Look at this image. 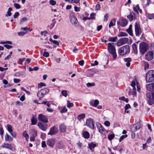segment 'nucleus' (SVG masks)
I'll list each match as a JSON object with an SVG mask.
<instances>
[{"instance_id":"obj_64","label":"nucleus","mask_w":154,"mask_h":154,"mask_svg":"<svg viewBox=\"0 0 154 154\" xmlns=\"http://www.w3.org/2000/svg\"><path fill=\"white\" fill-rule=\"evenodd\" d=\"M42 146L43 148H44L45 146H46V145L45 143V141H43L42 142Z\"/></svg>"},{"instance_id":"obj_20","label":"nucleus","mask_w":154,"mask_h":154,"mask_svg":"<svg viewBox=\"0 0 154 154\" xmlns=\"http://www.w3.org/2000/svg\"><path fill=\"white\" fill-rule=\"evenodd\" d=\"M31 124L32 125H35L36 124L37 120L36 116V115H33V116L31 119Z\"/></svg>"},{"instance_id":"obj_9","label":"nucleus","mask_w":154,"mask_h":154,"mask_svg":"<svg viewBox=\"0 0 154 154\" xmlns=\"http://www.w3.org/2000/svg\"><path fill=\"white\" fill-rule=\"evenodd\" d=\"M128 21L125 19H121L117 21V23L118 25H120L121 26L124 27L126 26L128 24Z\"/></svg>"},{"instance_id":"obj_41","label":"nucleus","mask_w":154,"mask_h":154,"mask_svg":"<svg viewBox=\"0 0 154 154\" xmlns=\"http://www.w3.org/2000/svg\"><path fill=\"white\" fill-rule=\"evenodd\" d=\"M128 135L127 134H125L122 135L121 136L119 139V141L121 142L122 140H123L125 138H126L127 137Z\"/></svg>"},{"instance_id":"obj_43","label":"nucleus","mask_w":154,"mask_h":154,"mask_svg":"<svg viewBox=\"0 0 154 154\" xmlns=\"http://www.w3.org/2000/svg\"><path fill=\"white\" fill-rule=\"evenodd\" d=\"M133 10H141L140 8L139 5L138 4L136 5H134L133 6Z\"/></svg>"},{"instance_id":"obj_12","label":"nucleus","mask_w":154,"mask_h":154,"mask_svg":"<svg viewBox=\"0 0 154 154\" xmlns=\"http://www.w3.org/2000/svg\"><path fill=\"white\" fill-rule=\"evenodd\" d=\"M55 143V140L53 138L49 139L47 141V144L52 148L53 147Z\"/></svg>"},{"instance_id":"obj_63","label":"nucleus","mask_w":154,"mask_h":154,"mask_svg":"<svg viewBox=\"0 0 154 154\" xmlns=\"http://www.w3.org/2000/svg\"><path fill=\"white\" fill-rule=\"evenodd\" d=\"M84 61L83 60L79 61L78 62L79 64L81 66H82L84 65Z\"/></svg>"},{"instance_id":"obj_36","label":"nucleus","mask_w":154,"mask_h":154,"mask_svg":"<svg viewBox=\"0 0 154 154\" xmlns=\"http://www.w3.org/2000/svg\"><path fill=\"white\" fill-rule=\"evenodd\" d=\"M96 16V14L94 13H92L90 14V17H89L90 19H95V16Z\"/></svg>"},{"instance_id":"obj_17","label":"nucleus","mask_w":154,"mask_h":154,"mask_svg":"<svg viewBox=\"0 0 154 154\" xmlns=\"http://www.w3.org/2000/svg\"><path fill=\"white\" fill-rule=\"evenodd\" d=\"M146 87L148 90L151 92L153 91L154 89V83L147 85Z\"/></svg>"},{"instance_id":"obj_34","label":"nucleus","mask_w":154,"mask_h":154,"mask_svg":"<svg viewBox=\"0 0 154 154\" xmlns=\"http://www.w3.org/2000/svg\"><path fill=\"white\" fill-rule=\"evenodd\" d=\"M23 136L26 137V140H27L29 138V136L26 131H24L23 133Z\"/></svg>"},{"instance_id":"obj_15","label":"nucleus","mask_w":154,"mask_h":154,"mask_svg":"<svg viewBox=\"0 0 154 154\" xmlns=\"http://www.w3.org/2000/svg\"><path fill=\"white\" fill-rule=\"evenodd\" d=\"M146 58L148 61H150L153 58V53L152 51H149L146 54Z\"/></svg>"},{"instance_id":"obj_49","label":"nucleus","mask_w":154,"mask_h":154,"mask_svg":"<svg viewBox=\"0 0 154 154\" xmlns=\"http://www.w3.org/2000/svg\"><path fill=\"white\" fill-rule=\"evenodd\" d=\"M4 132V131L2 127L0 128V135L2 137Z\"/></svg>"},{"instance_id":"obj_26","label":"nucleus","mask_w":154,"mask_h":154,"mask_svg":"<svg viewBox=\"0 0 154 154\" xmlns=\"http://www.w3.org/2000/svg\"><path fill=\"white\" fill-rule=\"evenodd\" d=\"M30 135L31 136L35 137L37 135V131L35 129H32L30 131Z\"/></svg>"},{"instance_id":"obj_6","label":"nucleus","mask_w":154,"mask_h":154,"mask_svg":"<svg viewBox=\"0 0 154 154\" xmlns=\"http://www.w3.org/2000/svg\"><path fill=\"white\" fill-rule=\"evenodd\" d=\"M95 122L93 119L89 118L86 120V125L90 128L93 129L94 127Z\"/></svg>"},{"instance_id":"obj_21","label":"nucleus","mask_w":154,"mask_h":154,"mask_svg":"<svg viewBox=\"0 0 154 154\" xmlns=\"http://www.w3.org/2000/svg\"><path fill=\"white\" fill-rule=\"evenodd\" d=\"M116 22V19L114 18L112 19L109 24V27L111 28L112 26H114Z\"/></svg>"},{"instance_id":"obj_25","label":"nucleus","mask_w":154,"mask_h":154,"mask_svg":"<svg viewBox=\"0 0 154 154\" xmlns=\"http://www.w3.org/2000/svg\"><path fill=\"white\" fill-rule=\"evenodd\" d=\"M85 117V113H81L79 115L77 118L79 121H81V119H83Z\"/></svg>"},{"instance_id":"obj_37","label":"nucleus","mask_w":154,"mask_h":154,"mask_svg":"<svg viewBox=\"0 0 154 154\" xmlns=\"http://www.w3.org/2000/svg\"><path fill=\"white\" fill-rule=\"evenodd\" d=\"M119 99L123 101H125L126 103L128 102V100L127 98H125V97L122 96L121 97H120Z\"/></svg>"},{"instance_id":"obj_55","label":"nucleus","mask_w":154,"mask_h":154,"mask_svg":"<svg viewBox=\"0 0 154 154\" xmlns=\"http://www.w3.org/2000/svg\"><path fill=\"white\" fill-rule=\"evenodd\" d=\"M27 20V19L26 17H23L20 20V23H22L26 21Z\"/></svg>"},{"instance_id":"obj_1","label":"nucleus","mask_w":154,"mask_h":154,"mask_svg":"<svg viewBox=\"0 0 154 154\" xmlns=\"http://www.w3.org/2000/svg\"><path fill=\"white\" fill-rule=\"evenodd\" d=\"M114 44L113 43H109L107 45V49L109 53L112 55L113 58L115 59L117 57V54Z\"/></svg>"},{"instance_id":"obj_39","label":"nucleus","mask_w":154,"mask_h":154,"mask_svg":"<svg viewBox=\"0 0 154 154\" xmlns=\"http://www.w3.org/2000/svg\"><path fill=\"white\" fill-rule=\"evenodd\" d=\"M126 31L131 36L133 35V34L132 29L128 28L127 29Z\"/></svg>"},{"instance_id":"obj_18","label":"nucleus","mask_w":154,"mask_h":154,"mask_svg":"<svg viewBox=\"0 0 154 154\" xmlns=\"http://www.w3.org/2000/svg\"><path fill=\"white\" fill-rule=\"evenodd\" d=\"M66 127L63 124H61L59 126V130L61 133H64L66 132Z\"/></svg>"},{"instance_id":"obj_45","label":"nucleus","mask_w":154,"mask_h":154,"mask_svg":"<svg viewBox=\"0 0 154 154\" xmlns=\"http://www.w3.org/2000/svg\"><path fill=\"white\" fill-rule=\"evenodd\" d=\"M14 5L16 9H19L20 8V5L18 3H15Z\"/></svg>"},{"instance_id":"obj_51","label":"nucleus","mask_w":154,"mask_h":154,"mask_svg":"<svg viewBox=\"0 0 154 154\" xmlns=\"http://www.w3.org/2000/svg\"><path fill=\"white\" fill-rule=\"evenodd\" d=\"M109 14H106L104 16V21H106L108 20V18L109 17Z\"/></svg>"},{"instance_id":"obj_56","label":"nucleus","mask_w":154,"mask_h":154,"mask_svg":"<svg viewBox=\"0 0 154 154\" xmlns=\"http://www.w3.org/2000/svg\"><path fill=\"white\" fill-rule=\"evenodd\" d=\"M52 23L51 24V26L52 27H53L54 26V25H55V23L56 22V21H55V19H54L52 20Z\"/></svg>"},{"instance_id":"obj_48","label":"nucleus","mask_w":154,"mask_h":154,"mask_svg":"<svg viewBox=\"0 0 154 154\" xmlns=\"http://www.w3.org/2000/svg\"><path fill=\"white\" fill-rule=\"evenodd\" d=\"M56 2L54 0H50L49 1L50 4L52 5H55L56 4Z\"/></svg>"},{"instance_id":"obj_40","label":"nucleus","mask_w":154,"mask_h":154,"mask_svg":"<svg viewBox=\"0 0 154 154\" xmlns=\"http://www.w3.org/2000/svg\"><path fill=\"white\" fill-rule=\"evenodd\" d=\"M99 101L97 100H95L94 101L93 106L96 107L98 105Z\"/></svg>"},{"instance_id":"obj_10","label":"nucleus","mask_w":154,"mask_h":154,"mask_svg":"<svg viewBox=\"0 0 154 154\" xmlns=\"http://www.w3.org/2000/svg\"><path fill=\"white\" fill-rule=\"evenodd\" d=\"M96 124L99 132L102 134H105L106 132V130L101 125L99 122H96Z\"/></svg>"},{"instance_id":"obj_27","label":"nucleus","mask_w":154,"mask_h":154,"mask_svg":"<svg viewBox=\"0 0 154 154\" xmlns=\"http://www.w3.org/2000/svg\"><path fill=\"white\" fill-rule=\"evenodd\" d=\"M83 137L86 138L88 139L89 137L90 134L87 131H85L83 134Z\"/></svg>"},{"instance_id":"obj_59","label":"nucleus","mask_w":154,"mask_h":154,"mask_svg":"<svg viewBox=\"0 0 154 154\" xmlns=\"http://www.w3.org/2000/svg\"><path fill=\"white\" fill-rule=\"evenodd\" d=\"M140 128V127L138 124L135 125V130H134V131H136L138 130H139Z\"/></svg>"},{"instance_id":"obj_16","label":"nucleus","mask_w":154,"mask_h":154,"mask_svg":"<svg viewBox=\"0 0 154 154\" xmlns=\"http://www.w3.org/2000/svg\"><path fill=\"white\" fill-rule=\"evenodd\" d=\"M37 125L40 129L43 131H46L47 129V125L46 124H43L42 123L40 122L38 123Z\"/></svg>"},{"instance_id":"obj_24","label":"nucleus","mask_w":154,"mask_h":154,"mask_svg":"<svg viewBox=\"0 0 154 154\" xmlns=\"http://www.w3.org/2000/svg\"><path fill=\"white\" fill-rule=\"evenodd\" d=\"M132 46L134 53L136 54H137V50L136 44L134 43L132 45Z\"/></svg>"},{"instance_id":"obj_4","label":"nucleus","mask_w":154,"mask_h":154,"mask_svg":"<svg viewBox=\"0 0 154 154\" xmlns=\"http://www.w3.org/2000/svg\"><path fill=\"white\" fill-rule=\"evenodd\" d=\"M146 97L148 98V103L149 105L154 104V93H146Z\"/></svg>"},{"instance_id":"obj_31","label":"nucleus","mask_w":154,"mask_h":154,"mask_svg":"<svg viewBox=\"0 0 154 154\" xmlns=\"http://www.w3.org/2000/svg\"><path fill=\"white\" fill-rule=\"evenodd\" d=\"M117 37L116 36L115 37H111L109 38V42H115L116 41Z\"/></svg>"},{"instance_id":"obj_32","label":"nucleus","mask_w":154,"mask_h":154,"mask_svg":"<svg viewBox=\"0 0 154 154\" xmlns=\"http://www.w3.org/2000/svg\"><path fill=\"white\" fill-rule=\"evenodd\" d=\"M128 36V34L125 32H121L118 36V37L126 36Z\"/></svg>"},{"instance_id":"obj_7","label":"nucleus","mask_w":154,"mask_h":154,"mask_svg":"<svg viewBox=\"0 0 154 154\" xmlns=\"http://www.w3.org/2000/svg\"><path fill=\"white\" fill-rule=\"evenodd\" d=\"M49 91V89L45 88L41 89L38 92L37 96L44 97L45 95L48 93Z\"/></svg>"},{"instance_id":"obj_44","label":"nucleus","mask_w":154,"mask_h":154,"mask_svg":"<svg viewBox=\"0 0 154 154\" xmlns=\"http://www.w3.org/2000/svg\"><path fill=\"white\" fill-rule=\"evenodd\" d=\"M114 137V134H111L108 136V138L109 140H111Z\"/></svg>"},{"instance_id":"obj_11","label":"nucleus","mask_w":154,"mask_h":154,"mask_svg":"<svg viewBox=\"0 0 154 154\" xmlns=\"http://www.w3.org/2000/svg\"><path fill=\"white\" fill-rule=\"evenodd\" d=\"M38 119L43 122L47 123L48 122L47 117L42 114H39L38 117Z\"/></svg>"},{"instance_id":"obj_38","label":"nucleus","mask_w":154,"mask_h":154,"mask_svg":"<svg viewBox=\"0 0 154 154\" xmlns=\"http://www.w3.org/2000/svg\"><path fill=\"white\" fill-rule=\"evenodd\" d=\"M73 104L72 103H71L68 100L67 101V107L69 108L73 106Z\"/></svg>"},{"instance_id":"obj_35","label":"nucleus","mask_w":154,"mask_h":154,"mask_svg":"<svg viewBox=\"0 0 154 154\" xmlns=\"http://www.w3.org/2000/svg\"><path fill=\"white\" fill-rule=\"evenodd\" d=\"M46 86V84L40 82L38 84V88H40L43 86Z\"/></svg>"},{"instance_id":"obj_2","label":"nucleus","mask_w":154,"mask_h":154,"mask_svg":"<svg viewBox=\"0 0 154 154\" xmlns=\"http://www.w3.org/2000/svg\"><path fill=\"white\" fill-rule=\"evenodd\" d=\"M130 51V47L128 45H125L121 47L119 49V54L120 55H124L128 54Z\"/></svg>"},{"instance_id":"obj_28","label":"nucleus","mask_w":154,"mask_h":154,"mask_svg":"<svg viewBox=\"0 0 154 154\" xmlns=\"http://www.w3.org/2000/svg\"><path fill=\"white\" fill-rule=\"evenodd\" d=\"M2 147L4 148H6L8 149H11V146L10 144L8 143H4L2 145Z\"/></svg>"},{"instance_id":"obj_23","label":"nucleus","mask_w":154,"mask_h":154,"mask_svg":"<svg viewBox=\"0 0 154 154\" xmlns=\"http://www.w3.org/2000/svg\"><path fill=\"white\" fill-rule=\"evenodd\" d=\"M56 146L60 149H63L64 147L61 141H60L57 143L56 144Z\"/></svg>"},{"instance_id":"obj_47","label":"nucleus","mask_w":154,"mask_h":154,"mask_svg":"<svg viewBox=\"0 0 154 154\" xmlns=\"http://www.w3.org/2000/svg\"><path fill=\"white\" fill-rule=\"evenodd\" d=\"M61 94L65 97H66L67 95V91L66 90H63L61 91Z\"/></svg>"},{"instance_id":"obj_53","label":"nucleus","mask_w":154,"mask_h":154,"mask_svg":"<svg viewBox=\"0 0 154 154\" xmlns=\"http://www.w3.org/2000/svg\"><path fill=\"white\" fill-rule=\"evenodd\" d=\"M49 53L47 52H45L44 53H43V56L46 57H48L49 56Z\"/></svg>"},{"instance_id":"obj_46","label":"nucleus","mask_w":154,"mask_h":154,"mask_svg":"<svg viewBox=\"0 0 154 154\" xmlns=\"http://www.w3.org/2000/svg\"><path fill=\"white\" fill-rule=\"evenodd\" d=\"M95 85V83L94 82L93 83H88L86 84V86L88 87H90L91 86H94Z\"/></svg>"},{"instance_id":"obj_62","label":"nucleus","mask_w":154,"mask_h":154,"mask_svg":"<svg viewBox=\"0 0 154 154\" xmlns=\"http://www.w3.org/2000/svg\"><path fill=\"white\" fill-rule=\"evenodd\" d=\"M11 135L14 138H16V134L15 132H11V133H10Z\"/></svg>"},{"instance_id":"obj_3","label":"nucleus","mask_w":154,"mask_h":154,"mask_svg":"<svg viewBox=\"0 0 154 154\" xmlns=\"http://www.w3.org/2000/svg\"><path fill=\"white\" fill-rule=\"evenodd\" d=\"M146 82H151L154 81V71L150 70L146 74Z\"/></svg>"},{"instance_id":"obj_19","label":"nucleus","mask_w":154,"mask_h":154,"mask_svg":"<svg viewBox=\"0 0 154 154\" xmlns=\"http://www.w3.org/2000/svg\"><path fill=\"white\" fill-rule=\"evenodd\" d=\"M70 22L74 26H76L77 23L78 21L76 17L69 18Z\"/></svg>"},{"instance_id":"obj_29","label":"nucleus","mask_w":154,"mask_h":154,"mask_svg":"<svg viewBox=\"0 0 154 154\" xmlns=\"http://www.w3.org/2000/svg\"><path fill=\"white\" fill-rule=\"evenodd\" d=\"M49 40L51 42H52L54 44L57 45H59L60 41H58L56 40H53L51 38H50L49 39Z\"/></svg>"},{"instance_id":"obj_58","label":"nucleus","mask_w":154,"mask_h":154,"mask_svg":"<svg viewBox=\"0 0 154 154\" xmlns=\"http://www.w3.org/2000/svg\"><path fill=\"white\" fill-rule=\"evenodd\" d=\"M73 17H75V14L74 12H73L72 11H71L70 14L69 18Z\"/></svg>"},{"instance_id":"obj_8","label":"nucleus","mask_w":154,"mask_h":154,"mask_svg":"<svg viewBox=\"0 0 154 154\" xmlns=\"http://www.w3.org/2000/svg\"><path fill=\"white\" fill-rule=\"evenodd\" d=\"M134 26L135 35L137 36H139L142 32L140 25L137 22H136Z\"/></svg>"},{"instance_id":"obj_57","label":"nucleus","mask_w":154,"mask_h":154,"mask_svg":"<svg viewBox=\"0 0 154 154\" xmlns=\"http://www.w3.org/2000/svg\"><path fill=\"white\" fill-rule=\"evenodd\" d=\"M104 125L107 127H109L110 125V123L108 121H106L104 123Z\"/></svg>"},{"instance_id":"obj_60","label":"nucleus","mask_w":154,"mask_h":154,"mask_svg":"<svg viewBox=\"0 0 154 154\" xmlns=\"http://www.w3.org/2000/svg\"><path fill=\"white\" fill-rule=\"evenodd\" d=\"M67 109H66V107H64L61 110L60 112L61 113H63V112H67Z\"/></svg>"},{"instance_id":"obj_50","label":"nucleus","mask_w":154,"mask_h":154,"mask_svg":"<svg viewBox=\"0 0 154 154\" xmlns=\"http://www.w3.org/2000/svg\"><path fill=\"white\" fill-rule=\"evenodd\" d=\"M26 33V32H18L17 34L19 36H23Z\"/></svg>"},{"instance_id":"obj_52","label":"nucleus","mask_w":154,"mask_h":154,"mask_svg":"<svg viewBox=\"0 0 154 154\" xmlns=\"http://www.w3.org/2000/svg\"><path fill=\"white\" fill-rule=\"evenodd\" d=\"M11 10H8L7 13L5 14V17L10 16L11 15Z\"/></svg>"},{"instance_id":"obj_22","label":"nucleus","mask_w":154,"mask_h":154,"mask_svg":"<svg viewBox=\"0 0 154 154\" xmlns=\"http://www.w3.org/2000/svg\"><path fill=\"white\" fill-rule=\"evenodd\" d=\"M5 140L6 141H12L13 138L7 133L6 134L5 137Z\"/></svg>"},{"instance_id":"obj_13","label":"nucleus","mask_w":154,"mask_h":154,"mask_svg":"<svg viewBox=\"0 0 154 154\" xmlns=\"http://www.w3.org/2000/svg\"><path fill=\"white\" fill-rule=\"evenodd\" d=\"M57 128L54 126L51 128L49 132L48 133V135H53L56 134L58 132Z\"/></svg>"},{"instance_id":"obj_42","label":"nucleus","mask_w":154,"mask_h":154,"mask_svg":"<svg viewBox=\"0 0 154 154\" xmlns=\"http://www.w3.org/2000/svg\"><path fill=\"white\" fill-rule=\"evenodd\" d=\"M127 18L129 19L130 21H131L133 18V15L131 14L128 15L127 16Z\"/></svg>"},{"instance_id":"obj_5","label":"nucleus","mask_w":154,"mask_h":154,"mask_svg":"<svg viewBox=\"0 0 154 154\" xmlns=\"http://www.w3.org/2000/svg\"><path fill=\"white\" fill-rule=\"evenodd\" d=\"M148 45L144 42H141L139 44L140 52L141 54H144L147 51Z\"/></svg>"},{"instance_id":"obj_14","label":"nucleus","mask_w":154,"mask_h":154,"mask_svg":"<svg viewBox=\"0 0 154 154\" xmlns=\"http://www.w3.org/2000/svg\"><path fill=\"white\" fill-rule=\"evenodd\" d=\"M128 39L127 38H123L119 39L118 41V43L119 44L118 46L122 45L127 42L128 41Z\"/></svg>"},{"instance_id":"obj_54","label":"nucleus","mask_w":154,"mask_h":154,"mask_svg":"<svg viewBox=\"0 0 154 154\" xmlns=\"http://www.w3.org/2000/svg\"><path fill=\"white\" fill-rule=\"evenodd\" d=\"M4 46L8 49H9L13 47L12 46H11L7 44L4 45Z\"/></svg>"},{"instance_id":"obj_61","label":"nucleus","mask_w":154,"mask_h":154,"mask_svg":"<svg viewBox=\"0 0 154 154\" xmlns=\"http://www.w3.org/2000/svg\"><path fill=\"white\" fill-rule=\"evenodd\" d=\"M124 60L125 62L127 63L130 62L131 61V58H125L124 59Z\"/></svg>"},{"instance_id":"obj_30","label":"nucleus","mask_w":154,"mask_h":154,"mask_svg":"<svg viewBox=\"0 0 154 154\" xmlns=\"http://www.w3.org/2000/svg\"><path fill=\"white\" fill-rule=\"evenodd\" d=\"M7 130L10 133H11V132H13L12 127L11 125L8 124L7 125Z\"/></svg>"},{"instance_id":"obj_33","label":"nucleus","mask_w":154,"mask_h":154,"mask_svg":"<svg viewBox=\"0 0 154 154\" xmlns=\"http://www.w3.org/2000/svg\"><path fill=\"white\" fill-rule=\"evenodd\" d=\"M96 145L95 144L91 143L89 145V147L90 149H92L93 148H94L96 146Z\"/></svg>"}]
</instances>
